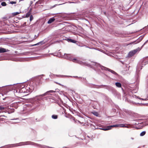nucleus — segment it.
I'll list each match as a JSON object with an SVG mask.
<instances>
[{
	"label": "nucleus",
	"instance_id": "bb28decb",
	"mask_svg": "<svg viewBox=\"0 0 148 148\" xmlns=\"http://www.w3.org/2000/svg\"><path fill=\"white\" fill-rule=\"evenodd\" d=\"M31 13L29 12H28L26 14V17H28L31 15Z\"/></svg>",
	"mask_w": 148,
	"mask_h": 148
},
{
	"label": "nucleus",
	"instance_id": "09e8293b",
	"mask_svg": "<svg viewBox=\"0 0 148 148\" xmlns=\"http://www.w3.org/2000/svg\"><path fill=\"white\" fill-rule=\"evenodd\" d=\"M99 128H99V129H99ZM97 129H98V128H97ZM95 129H96V128H95Z\"/></svg>",
	"mask_w": 148,
	"mask_h": 148
},
{
	"label": "nucleus",
	"instance_id": "6e6552de",
	"mask_svg": "<svg viewBox=\"0 0 148 148\" xmlns=\"http://www.w3.org/2000/svg\"><path fill=\"white\" fill-rule=\"evenodd\" d=\"M55 91L53 90H49L47 91V92H46L45 93L40 95H39L37 96L36 97L35 99L38 100L39 101H40L41 100H42L44 97H43L45 96H46L47 95H50V93H52L53 92H54Z\"/></svg>",
	"mask_w": 148,
	"mask_h": 148
},
{
	"label": "nucleus",
	"instance_id": "603ef678",
	"mask_svg": "<svg viewBox=\"0 0 148 148\" xmlns=\"http://www.w3.org/2000/svg\"><path fill=\"white\" fill-rule=\"evenodd\" d=\"M51 54L52 55L53 54V53H51Z\"/></svg>",
	"mask_w": 148,
	"mask_h": 148
},
{
	"label": "nucleus",
	"instance_id": "49530a36",
	"mask_svg": "<svg viewBox=\"0 0 148 148\" xmlns=\"http://www.w3.org/2000/svg\"><path fill=\"white\" fill-rule=\"evenodd\" d=\"M131 139L132 140H133L134 139V138H132V137H131Z\"/></svg>",
	"mask_w": 148,
	"mask_h": 148
},
{
	"label": "nucleus",
	"instance_id": "58836bf2",
	"mask_svg": "<svg viewBox=\"0 0 148 148\" xmlns=\"http://www.w3.org/2000/svg\"><path fill=\"white\" fill-rule=\"evenodd\" d=\"M32 9L31 8H30L29 10V11L28 12H30L31 13V11H32Z\"/></svg>",
	"mask_w": 148,
	"mask_h": 148
},
{
	"label": "nucleus",
	"instance_id": "b1692460",
	"mask_svg": "<svg viewBox=\"0 0 148 148\" xmlns=\"http://www.w3.org/2000/svg\"><path fill=\"white\" fill-rule=\"evenodd\" d=\"M21 12H15L13 13L12 14L13 16H15L17 15L18 14H19L20 13H21Z\"/></svg>",
	"mask_w": 148,
	"mask_h": 148
},
{
	"label": "nucleus",
	"instance_id": "4be33fe9",
	"mask_svg": "<svg viewBox=\"0 0 148 148\" xmlns=\"http://www.w3.org/2000/svg\"><path fill=\"white\" fill-rule=\"evenodd\" d=\"M14 92H16L17 93H21V92H20V88L19 87V88H18L16 89V90H14Z\"/></svg>",
	"mask_w": 148,
	"mask_h": 148
},
{
	"label": "nucleus",
	"instance_id": "ea45409f",
	"mask_svg": "<svg viewBox=\"0 0 148 148\" xmlns=\"http://www.w3.org/2000/svg\"><path fill=\"white\" fill-rule=\"evenodd\" d=\"M132 103H133V104H140V103H135V102H133Z\"/></svg>",
	"mask_w": 148,
	"mask_h": 148
},
{
	"label": "nucleus",
	"instance_id": "412c9836",
	"mask_svg": "<svg viewBox=\"0 0 148 148\" xmlns=\"http://www.w3.org/2000/svg\"><path fill=\"white\" fill-rule=\"evenodd\" d=\"M67 40L69 42H72L73 43H75L76 42V41L73 40L72 39H71V38H68Z\"/></svg>",
	"mask_w": 148,
	"mask_h": 148
},
{
	"label": "nucleus",
	"instance_id": "5701e85b",
	"mask_svg": "<svg viewBox=\"0 0 148 148\" xmlns=\"http://www.w3.org/2000/svg\"><path fill=\"white\" fill-rule=\"evenodd\" d=\"M51 117L53 119H56L58 118V115L53 114L52 116Z\"/></svg>",
	"mask_w": 148,
	"mask_h": 148
},
{
	"label": "nucleus",
	"instance_id": "aec40b11",
	"mask_svg": "<svg viewBox=\"0 0 148 148\" xmlns=\"http://www.w3.org/2000/svg\"><path fill=\"white\" fill-rule=\"evenodd\" d=\"M116 86L118 88H121V83L119 82H117L115 83Z\"/></svg>",
	"mask_w": 148,
	"mask_h": 148
},
{
	"label": "nucleus",
	"instance_id": "1a4fd4ad",
	"mask_svg": "<svg viewBox=\"0 0 148 148\" xmlns=\"http://www.w3.org/2000/svg\"><path fill=\"white\" fill-rule=\"evenodd\" d=\"M147 57H148V56L144 57L141 60V68L140 70L142 69V68L145 65L148 63V60L147 58Z\"/></svg>",
	"mask_w": 148,
	"mask_h": 148
},
{
	"label": "nucleus",
	"instance_id": "a211bd4d",
	"mask_svg": "<svg viewBox=\"0 0 148 148\" xmlns=\"http://www.w3.org/2000/svg\"><path fill=\"white\" fill-rule=\"evenodd\" d=\"M56 76L58 77H72L71 76L66 75H55Z\"/></svg>",
	"mask_w": 148,
	"mask_h": 148
},
{
	"label": "nucleus",
	"instance_id": "c9c22d12",
	"mask_svg": "<svg viewBox=\"0 0 148 148\" xmlns=\"http://www.w3.org/2000/svg\"><path fill=\"white\" fill-rule=\"evenodd\" d=\"M26 22H25L22 25V27H24L26 25Z\"/></svg>",
	"mask_w": 148,
	"mask_h": 148
},
{
	"label": "nucleus",
	"instance_id": "cd10ccee",
	"mask_svg": "<svg viewBox=\"0 0 148 148\" xmlns=\"http://www.w3.org/2000/svg\"><path fill=\"white\" fill-rule=\"evenodd\" d=\"M118 125H119V127H127V126H125L123 124H118Z\"/></svg>",
	"mask_w": 148,
	"mask_h": 148
},
{
	"label": "nucleus",
	"instance_id": "f03ea898",
	"mask_svg": "<svg viewBox=\"0 0 148 148\" xmlns=\"http://www.w3.org/2000/svg\"><path fill=\"white\" fill-rule=\"evenodd\" d=\"M35 145L36 146H38L39 147H44L45 148H51V147H50L48 146H46L44 145H40L39 144H38L37 143H36L32 142L31 141H26L25 142H20L18 143H16V144H12L11 145H6V146H3L1 147H0L2 148V147H6L5 148H10L13 147H17L18 146H22V145ZM51 148H54L53 147H51Z\"/></svg>",
	"mask_w": 148,
	"mask_h": 148
},
{
	"label": "nucleus",
	"instance_id": "79ce46f5",
	"mask_svg": "<svg viewBox=\"0 0 148 148\" xmlns=\"http://www.w3.org/2000/svg\"><path fill=\"white\" fill-rule=\"evenodd\" d=\"M3 18H4L5 19H7V17H3Z\"/></svg>",
	"mask_w": 148,
	"mask_h": 148
},
{
	"label": "nucleus",
	"instance_id": "ddd939ff",
	"mask_svg": "<svg viewBox=\"0 0 148 148\" xmlns=\"http://www.w3.org/2000/svg\"><path fill=\"white\" fill-rule=\"evenodd\" d=\"M15 84H13L9 85H6L4 86H3L1 87H0V91H2L3 90V88L5 87H7L8 88H10L11 89H13L14 85Z\"/></svg>",
	"mask_w": 148,
	"mask_h": 148
},
{
	"label": "nucleus",
	"instance_id": "72a5a7b5",
	"mask_svg": "<svg viewBox=\"0 0 148 148\" xmlns=\"http://www.w3.org/2000/svg\"><path fill=\"white\" fill-rule=\"evenodd\" d=\"M134 97L135 98H138L139 99H140V100H145L144 99H143V98H139L137 96H136V95H135L134 96Z\"/></svg>",
	"mask_w": 148,
	"mask_h": 148
},
{
	"label": "nucleus",
	"instance_id": "c756f323",
	"mask_svg": "<svg viewBox=\"0 0 148 148\" xmlns=\"http://www.w3.org/2000/svg\"><path fill=\"white\" fill-rule=\"evenodd\" d=\"M1 5L2 6H4L6 5V3L5 2H3L1 3Z\"/></svg>",
	"mask_w": 148,
	"mask_h": 148
},
{
	"label": "nucleus",
	"instance_id": "a18cd8bd",
	"mask_svg": "<svg viewBox=\"0 0 148 148\" xmlns=\"http://www.w3.org/2000/svg\"><path fill=\"white\" fill-rule=\"evenodd\" d=\"M33 3V1H30V5Z\"/></svg>",
	"mask_w": 148,
	"mask_h": 148
},
{
	"label": "nucleus",
	"instance_id": "37998d69",
	"mask_svg": "<svg viewBox=\"0 0 148 148\" xmlns=\"http://www.w3.org/2000/svg\"><path fill=\"white\" fill-rule=\"evenodd\" d=\"M139 70H138V67L137 68H136V72H137L138 71H139Z\"/></svg>",
	"mask_w": 148,
	"mask_h": 148
},
{
	"label": "nucleus",
	"instance_id": "2eb2a0df",
	"mask_svg": "<svg viewBox=\"0 0 148 148\" xmlns=\"http://www.w3.org/2000/svg\"><path fill=\"white\" fill-rule=\"evenodd\" d=\"M45 42L43 40L41 41L40 42H39L36 44L32 45V46H36V45H42L43 44H45Z\"/></svg>",
	"mask_w": 148,
	"mask_h": 148
},
{
	"label": "nucleus",
	"instance_id": "8fccbe9b",
	"mask_svg": "<svg viewBox=\"0 0 148 148\" xmlns=\"http://www.w3.org/2000/svg\"><path fill=\"white\" fill-rule=\"evenodd\" d=\"M55 6H56V5H54V7H55Z\"/></svg>",
	"mask_w": 148,
	"mask_h": 148
},
{
	"label": "nucleus",
	"instance_id": "0eeeda50",
	"mask_svg": "<svg viewBox=\"0 0 148 148\" xmlns=\"http://www.w3.org/2000/svg\"><path fill=\"white\" fill-rule=\"evenodd\" d=\"M39 104L37 103H30L26 104L25 107H24L26 108V109L28 110H32L35 108L37 106H39Z\"/></svg>",
	"mask_w": 148,
	"mask_h": 148
},
{
	"label": "nucleus",
	"instance_id": "dca6fc26",
	"mask_svg": "<svg viewBox=\"0 0 148 148\" xmlns=\"http://www.w3.org/2000/svg\"><path fill=\"white\" fill-rule=\"evenodd\" d=\"M9 51L8 49H6L4 48L0 47V53H5Z\"/></svg>",
	"mask_w": 148,
	"mask_h": 148
},
{
	"label": "nucleus",
	"instance_id": "9d476101",
	"mask_svg": "<svg viewBox=\"0 0 148 148\" xmlns=\"http://www.w3.org/2000/svg\"><path fill=\"white\" fill-rule=\"evenodd\" d=\"M119 127L118 124L115 125H111L109 126H108L104 128H99L100 130H102L104 131H107L111 129V128L112 127Z\"/></svg>",
	"mask_w": 148,
	"mask_h": 148
},
{
	"label": "nucleus",
	"instance_id": "f8f14e48",
	"mask_svg": "<svg viewBox=\"0 0 148 148\" xmlns=\"http://www.w3.org/2000/svg\"><path fill=\"white\" fill-rule=\"evenodd\" d=\"M138 50L139 49H137L131 51L129 52L128 54V56L129 57L132 56L135 54Z\"/></svg>",
	"mask_w": 148,
	"mask_h": 148
},
{
	"label": "nucleus",
	"instance_id": "7ed1b4c3",
	"mask_svg": "<svg viewBox=\"0 0 148 148\" xmlns=\"http://www.w3.org/2000/svg\"><path fill=\"white\" fill-rule=\"evenodd\" d=\"M94 65H95L94 67V70L97 73H99L101 72V70L102 71H108L112 73L115 75H117V74L114 71L108 68L101 65L97 63H93Z\"/></svg>",
	"mask_w": 148,
	"mask_h": 148
},
{
	"label": "nucleus",
	"instance_id": "39448f33",
	"mask_svg": "<svg viewBox=\"0 0 148 148\" xmlns=\"http://www.w3.org/2000/svg\"><path fill=\"white\" fill-rule=\"evenodd\" d=\"M72 61L74 62L78 63L81 65L90 67V68H92L94 70V68L95 66V65H94L93 63H96L95 62H91V64H89L86 62H83L79 60H77L75 58L73 59Z\"/></svg>",
	"mask_w": 148,
	"mask_h": 148
},
{
	"label": "nucleus",
	"instance_id": "9b49d317",
	"mask_svg": "<svg viewBox=\"0 0 148 148\" xmlns=\"http://www.w3.org/2000/svg\"><path fill=\"white\" fill-rule=\"evenodd\" d=\"M145 34H144L138 38L137 40H135L133 42H130V44H135L139 42L142 40V39L143 38V37L145 36Z\"/></svg>",
	"mask_w": 148,
	"mask_h": 148
},
{
	"label": "nucleus",
	"instance_id": "20e7f679",
	"mask_svg": "<svg viewBox=\"0 0 148 148\" xmlns=\"http://www.w3.org/2000/svg\"><path fill=\"white\" fill-rule=\"evenodd\" d=\"M84 84L86 86L91 88H95L96 86H99V87H102L103 88H105L108 90L109 91L115 92L116 91V90L113 87L110 86L106 85H97L89 83H88L87 81L84 82Z\"/></svg>",
	"mask_w": 148,
	"mask_h": 148
},
{
	"label": "nucleus",
	"instance_id": "7c9ffc66",
	"mask_svg": "<svg viewBox=\"0 0 148 148\" xmlns=\"http://www.w3.org/2000/svg\"><path fill=\"white\" fill-rule=\"evenodd\" d=\"M33 19V17L32 15H31L30 16L29 21H31Z\"/></svg>",
	"mask_w": 148,
	"mask_h": 148
},
{
	"label": "nucleus",
	"instance_id": "3c124183",
	"mask_svg": "<svg viewBox=\"0 0 148 148\" xmlns=\"http://www.w3.org/2000/svg\"><path fill=\"white\" fill-rule=\"evenodd\" d=\"M55 6H56V5H54V7H55Z\"/></svg>",
	"mask_w": 148,
	"mask_h": 148
},
{
	"label": "nucleus",
	"instance_id": "de8ad7c7",
	"mask_svg": "<svg viewBox=\"0 0 148 148\" xmlns=\"http://www.w3.org/2000/svg\"><path fill=\"white\" fill-rule=\"evenodd\" d=\"M65 147L66 148H71L67 147Z\"/></svg>",
	"mask_w": 148,
	"mask_h": 148
},
{
	"label": "nucleus",
	"instance_id": "2f4dec72",
	"mask_svg": "<svg viewBox=\"0 0 148 148\" xmlns=\"http://www.w3.org/2000/svg\"><path fill=\"white\" fill-rule=\"evenodd\" d=\"M9 3L11 4H15L16 3V1H10V2Z\"/></svg>",
	"mask_w": 148,
	"mask_h": 148
},
{
	"label": "nucleus",
	"instance_id": "4c0bfd02",
	"mask_svg": "<svg viewBox=\"0 0 148 148\" xmlns=\"http://www.w3.org/2000/svg\"><path fill=\"white\" fill-rule=\"evenodd\" d=\"M72 76V77H73L75 78H81V77H79L77 76Z\"/></svg>",
	"mask_w": 148,
	"mask_h": 148
},
{
	"label": "nucleus",
	"instance_id": "e433bc0d",
	"mask_svg": "<svg viewBox=\"0 0 148 148\" xmlns=\"http://www.w3.org/2000/svg\"><path fill=\"white\" fill-rule=\"evenodd\" d=\"M148 42V40H147V41H146L143 44V45L142 46V47H143L147 43V42Z\"/></svg>",
	"mask_w": 148,
	"mask_h": 148
},
{
	"label": "nucleus",
	"instance_id": "c85d7f7f",
	"mask_svg": "<svg viewBox=\"0 0 148 148\" xmlns=\"http://www.w3.org/2000/svg\"><path fill=\"white\" fill-rule=\"evenodd\" d=\"M55 83H56L57 84H58L59 85H60V86H62V87H63L66 88V86H64V85H62V84H61L60 83H58L57 82H55Z\"/></svg>",
	"mask_w": 148,
	"mask_h": 148
},
{
	"label": "nucleus",
	"instance_id": "f257e3e1",
	"mask_svg": "<svg viewBox=\"0 0 148 148\" xmlns=\"http://www.w3.org/2000/svg\"><path fill=\"white\" fill-rule=\"evenodd\" d=\"M36 84L34 81H31L30 84H27L26 87L23 84H20L19 85L21 93L31 92L36 88Z\"/></svg>",
	"mask_w": 148,
	"mask_h": 148
},
{
	"label": "nucleus",
	"instance_id": "393cba45",
	"mask_svg": "<svg viewBox=\"0 0 148 148\" xmlns=\"http://www.w3.org/2000/svg\"><path fill=\"white\" fill-rule=\"evenodd\" d=\"M146 133V132L145 131H143L140 133V136H143Z\"/></svg>",
	"mask_w": 148,
	"mask_h": 148
},
{
	"label": "nucleus",
	"instance_id": "f3484780",
	"mask_svg": "<svg viewBox=\"0 0 148 148\" xmlns=\"http://www.w3.org/2000/svg\"><path fill=\"white\" fill-rule=\"evenodd\" d=\"M64 57H65V58L66 59L69 60H72H72L73 59H71L70 57L69 56L70 55L69 54L65 53L64 54Z\"/></svg>",
	"mask_w": 148,
	"mask_h": 148
},
{
	"label": "nucleus",
	"instance_id": "864d4df0",
	"mask_svg": "<svg viewBox=\"0 0 148 148\" xmlns=\"http://www.w3.org/2000/svg\"><path fill=\"white\" fill-rule=\"evenodd\" d=\"M4 116L2 115L1 116Z\"/></svg>",
	"mask_w": 148,
	"mask_h": 148
},
{
	"label": "nucleus",
	"instance_id": "a19ab883",
	"mask_svg": "<svg viewBox=\"0 0 148 148\" xmlns=\"http://www.w3.org/2000/svg\"><path fill=\"white\" fill-rule=\"evenodd\" d=\"M7 98H8V97H5L4 98H3V100H5V99H6Z\"/></svg>",
	"mask_w": 148,
	"mask_h": 148
},
{
	"label": "nucleus",
	"instance_id": "423d86ee",
	"mask_svg": "<svg viewBox=\"0 0 148 148\" xmlns=\"http://www.w3.org/2000/svg\"><path fill=\"white\" fill-rule=\"evenodd\" d=\"M0 112L7 111L8 113L13 112H14V109L13 108H11V106H6L5 105H0Z\"/></svg>",
	"mask_w": 148,
	"mask_h": 148
},
{
	"label": "nucleus",
	"instance_id": "a878e982",
	"mask_svg": "<svg viewBox=\"0 0 148 148\" xmlns=\"http://www.w3.org/2000/svg\"><path fill=\"white\" fill-rule=\"evenodd\" d=\"M49 76L51 78H55L56 76L53 73H51Z\"/></svg>",
	"mask_w": 148,
	"mask_h": 148
},
{
	"label": "nucleus",
	"instance_id": "c03bdc74",
	"mask_svg": "<svg viewBox=\"0 0 148 148\" xmlns=\"http://www.w3.org/2000/svg\"><path fill=\"white\" fill-rule=\"evenodd\" d=\"M121 62L123 64H124V62L121 61Z\"/></svg>",
	"mask_w": 148,
	"mask_h": 148
},
{
	"label": "nucleus",
	"instance_id": "6ab92c4d",
	"mask_svg": "<svg viewBox=\"0 0 148 148\" xmlns=\"http://www.w3.org/2000/svg\"><path fill=\"white\" fill-rule=\"evenodd\" d=\"M55 20V18H54V17L51 18L48 21L47 23L48 24H50L53 22Z\"/></svg>",
	"mask_w": 148,
	"mask_h": 148
},
{
	"label": "nucleus",
	"instance_id": "473e14b6",
	"mask_svg": "<svg viewBox=\"0 0 148 148\" xmlns=\"http://www.w3.org/2000/svg\"><path fill=\"white\" fill-rule=\"evenodd\" d=\"M93 114L94 115L96 116H98V114L97 112H94L93 113Z\"/></svg>",
	"mask_w": 148,
	"mask_h": 148
},
{
	"label": "nucleus",
	"instance_id": "4468645a",
	"mask_svg": "<svg viewBox=\"0 0 148 148\" xmlns=\"http://www.w3.org/2000/svg\"><path fill=\"white\" fill-rule=\"evenodd\" d=\"M20 103V102H18L15 103L11 105L10 106H11V108L12 107H14L15 108H17L19 106V104Z\"/></svg>",
	"mask_w": 148,
	"mask_h": 148
},
{
	"label": "nucleus",
	"instance_id": "f704fd0d",
	"mask_svg": "<svg viewBox=\"0 0 148 148\" xmlns=\"http://www.w3.org/2000/svg\"><path fill=\"white\" fill-rule=\"evenodd\" d=\"M82 79L83 80V82L84 83V82H86V81L87 80H86V79L85 78H82V77H81Z\"/></svg>",
	"mask_w": 148,
	"mask_h": 148
}]
</instances>
